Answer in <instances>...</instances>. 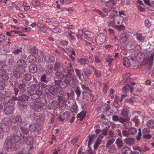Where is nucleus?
Listing matches in <instances>:
<instances>
[{
	"label": "nucleus",
	"instance_id": "f257e3e1",
	"mask_svg": "<svg viewBox=\"0 0 154 154\" xmlns=\"http://www.w3.org/2000/svg\"><path fill=\"white\" fill-rule=\"evenodd\" d=\"M109 23L112 26L115 27L117 25L122 24L123 22L122 19H121L118 14V11L115 10L110 12L109 14Z\"/></svg>",
	"mask_w": 154,
	"mask_h": 154
},
{
	"label": "nucleus",
	"instance_id": "f03ea898",
	"mask_svg": "<svg viewBox=\"0 0 154 154\" xmlns=\"http://www.w3.org/2000/svg\"><path fill=\"white\" fill-rule=\"evenodd\" d=\"M106 35L103 33L98 34L95 38V42L97 45H102L105 42Z\"/></svg>",
	"mask_w": 154,
	"mask_h": 154
},
{
	"label": "nucleus",
	"instance_id": "7ed1b4c3",
	"mask_svg": "<svg viewBox=\"0 0 154 154\" xmlns=\"http://www.w3.org/2000/svg\"><path fill=\"white\" fill-rule=\"evenodd\" d=\"M16 122L18 125H25L28 124L26 118L22 119L19 115H17L15 117Z\"/></svg>",
	"mask_w": 154,
	"mask_h": 154
},
{
	"label": "nucleus",
	"instance_id": "20e7f679",
	"mask_svg": "<svg viewBox=\"0 0 154 154\" xmlns=\"http://www.w3.org/2000/svg\"><path fill=\"white\" fill-rule=\"evenodd\" d=\"M2 121L5 125V128L6 129L5 131L8 132L11 126V120L8 118H5L2 120Z\"/></svg>",
	"mask_w": 154,
	"mask_h": 154
},
{
	"label": "nucleus",
	"instance_id": "39448f33",
	"mask_svg": "<svg viewBox=\"0 0 154 154\" xmlns=\"http://www.w3.org/2000/svg\"><path fill=\"white\" fill-rule=\"evenodd\" d=\"M129 112V110L128 109L126 108H124L122 109L121 114L123 119H125V122L128 121L130 120V118L128 116Z\"/></svg>",
	"mask_w": 154,
	"mask_h": 154
},
{
	"label": "nucleus",
	"instance_id": "423d86ee",
	"mask_svg": "<svg viewBox=\"0 0 154 154\" xmlns=\"http://www.w3.org/2000/svg\"><path fill=\"white\" fill-rule=\"evenodd\" d=\"M15 144L10 137H8L6 139L4 145L5 147L8 149H11L13 147H14Z\"/></svg>",
	"mask_w": 154,
	"mask_h": 154
},
{
	"label": "nucleus",
	"instance_id": "0eeeda50",
	"mask_svg": "<svg viewBox=\"0 0 154 154\" xmlns=\"http://www.w3.org/2000/svg\"><path fill=\"white\" fill-rule=\"evenodd\" d=\"M69 94L67 92L64 94V97L62 96H58L57 97V100L60 102H62L63 103H65L67 102V99L69 97Z\"/></svg>",
	"mask_w": 154,
	"mask_h": 154
},
{
	"label": "nucleus",
	"instance_id": "6e6552de",
	"mask_svg": "<svg viewBox=\"0 0 154 154\" xmlns=\"http://www.w3.org/2000/svg\"><path fill=\"white\" fill-rule=\"evenodd\" d=\"M22 138L25 141V142L27 145H31L34 142V138L31 136L29 135L27 137L23 136L22 137Z\"/></svg>",
	"mask_w": 154,
	"mask_h": 154
},
{
	"label": "nucleus",
	"instance_id": "1a4fd4ad",
	"mask_svg": "<svg viewBox=\"0 0 154 154\" xmlns=\"http://www.w3.org/2000/svg\"><path fill=\"white\" fill-rule=\"evenodd\" d=\"M112 119L115 122H119L121 123H124L125 119H124L122 117H119L118 116L114 115L112 116Z\"/></svg>",
	"mask_w": 154,
	"mask_h": 154
},
{
	"label": "nucleus",
	"instance_id": "9d476101",
	"mask_svg": "<svg viewBox=\"0 0 154 154\" xmlns=\"http://www.w3.org/2000/svg\"><path fill=\"white\" fill-rule=\"evenodd\" d=\"M73 77L72 74H68L65 76L63 82L67 84H69L72 80Z\"/></svg>",
	"mask_w": 154,
	"mask_h": 154
},
{
	"label": "nucleus",
	"instance_id": "9b49d317",
	"mask_svg": "<svg viewBox=\"0 0 154 154\" xmlns=\"http://www.w3.org/2000/svg\"><path fill=\"white\" fill-rule=\"evenodd\" d=\"M82 88L83 89V91L82 94H84V93H85L87 94L90 95L91 96H92L91 94V91L89 88V87L85 85L84 84H81Z\"/></svg>",
	"mask_w": 154,
	"mask_h": 154
},
{
	"label": "nucleus",
	"instance_id": "f8f14e48",
	"mask_svg": "<svg viewBox=\"0 0 154 154\" xmlns=\"http://www.w3.org/2000/svg\"><path fill=\"white\" fill-rule=\"evenodd\" d=\"M116 2L114 0L109 1L106 4V6L107 7L112 10H114L115 8L114 6L116 4Z\"/></svg>",
	"mask_w": 154,
	"mask_h": 154
},
{
	"label": "nucleus",
	"instance_id": "ddd939ff",
	"mask_svg": "<svg viewBox=\"0 0 154 154\" xmlns=\"http://www.w3.org/2000/svg\"><path fill=\"white\" fill-rule=\"evenodd\" d=\"M133 88L131 87L128 84H126L123 87L122 89V91L123 92L125 91L127 92L129 91L131 93L133 92Z\"/></svg>",
	"mask_w": 154,
	"mask_h": 154
},
{
	"label": "nucleus",
	"instance_id": "4468645a",
	"mask_svg": "<svg viewBox=\"0 0 154 154\" xmlns=\"http://www.w3.org/2000/svg\"><path fill=\"white\" fill-rule=\"evenodd\" d=\"M124 142L127 144L129 145L133 144L135 141L134 138H126L124 140Z\"/></svg>",
	"mask_w": 154,
	"mask_h": 154
},
{
	"label": "nucleus",
	"instance_id": "2eb2a0df",
	"mask_svg": "<svg viewBox=\"0 0 154 154\" xmlns=\"http://www.w3.org/2000/svg\"><path fill=\"white\" fill-rule=\"evenodd\" d=\"M135 36L136 37L137 40L141 42H145V38L141 34L136 33L135 34Z\"/></svg>",
	"mask_w": 154,
	"mask_h": 154
},
{
	"label": "nucleus",
	"instance_id": "dca6fc26",
	"mask_svg": "<svg viewBox=\"0 0 154 154\" xmlns=\"http://www.w3.org/2000/svg\"><path fill=\"white\" fill-rule=\"evenodd\" d=\"M16 144V142L19 141H20L23 139H21L17 135H14L10 137Z\"/></svg>",
	"mask_w": 154,
	"mask_h": 154
},
{
	"label": "nucleus",
	"instance_id": "f3484780",
	"mask_svg": "<svg viewBox=\"0 0 154 154\" xmlns=\"http://www.w3.org/2000/svg\"><path fill=\"white\" fill-rule=\"evenodd\" d=\"M56 77L59 81L63 82L65 76L64 75L59 72H57L56 73Z\"/></svg>",
	"mask_w": 154,
	"mask_h": 154
},
{
	"label": "nucleus",
	"instance_id": "a211bd4d",
	"mask_svg": "<svg viewBox=\"0 0 154 154\" xmlns=\"http://www.w3.org/2000/svg\"><path fill=\"white\" fill-rule=\"evenodd\" d=\"M46 60L48 62L53 63L55 60V58L54 56L52 55H46L45 57Z\"/></svg>",
	"mask_w": 154,
	"mask_h": 154
},
{
	"label": "nucleus",
	"instance_id": "6ab92c4d",
	"mask_svg": "<svg viewBox=\"0 0 154 154\" xmlns=\"http://www.w3.org/2000/svg\"><path fill=\"white\" fill-rule=\"evenodd\" d=\"M78 61L82 65L87 64L89 62V60L86 58H79L78 59Z\"/></svg>",
	"mask_w": 154,
	"mask_h": 154
},
{
	"label": "nucleus",
	"instance_id": "aec40b11",
	"mask_svg": "<svg viewBox=\"0 0 154 154\" xmlns=\"http://www.w3.org/2000/svg\"><path fill=\"white\" fill-rule=\"evenodd\" d=\"M13 109L12 106L7 107L5 109L4 111L7 115H10L13 112Z\"/></svg>",
	"mask_w": 154,
	"mask_h": 154
},
{
	"label": "nucleus",
	"instance_id": "412c9836",
	"mask_svg": "<svg viewBox=\"0 0 154 154\" xmlns=\"http://www.w3.org/2000/svg\"><path fill=\"white\" fill-rule=\"evenodd\" d=\"M122 151L123 154H130L131 149L129 147L126 146L122 148Z\"/></svg>",
	"mask_w": 154,
	"mask_h": 154
},
{
	"label": "nucleus",
	"instance_id": "4be33fe9",
	"mask_svg": "<svg viewBox=\"0 0 154 154\" xmlns=\"http://www.w3.org/2000/svg\"><path fill=\"white\" fill-rule=\"evenodd\" d=\"M20 129L21 132L23 134L26 135H27L29 134V131L28 128L25 127L20 126Z\"/></svg>",
	"mask_w": 154,
	"mask_h": 154
},
{
	"label": "nucleus",
	"instance_id": "5701e85b",
	"mask_svg": "<svg viewBox=\"0 0 154 154\" xmlns=\"http://www.w3.org/2000/svg\"><path fill=\"white\" fill-rule=\"evenodd\" d=\"M138 117V116H136L132 119V121L135 123V126L137 127H138L140 125V122L139 119L137 118Z\"/></svg>",
	"mask_w": 154,
	"mask_h": 154
},
{
	"label": "nucleus",
	"instance_id": "b1692460",
	"mask_svg": "<svg viewBox=\"0 0 154 154\" xmlns=\"http://www.w3.org/2000/svg\"><path fill=\"white\" fill-rule=\"evenodd\" d=\"M116 143L117 146L119 147H121L124 144L122 140L121 139L119 138L116 139Z\"/></svg>",
	"mask_w": 154,
	"mask_h": 154
},
{
	"label": "nucleus",
	"instance_id": "393cba45",
	"mask_svg": "<svg viewBox=\"0 0 154 154\" xmlns=\"http://www.w3.org/2000/svg\"><path fill=\"white\" fill-rule=\"evenodd\" d=\"M146 125L147 127L150 128H154V121L152 120H148L146 123Z\"/></svg>",
	"mask_w": 154,
	"mask_h": 154
},
{
	"label": "nucleus",
	"instance_id": "a878e982",
	"mask_svg": "<svg viewBox=\"0 0 154 154\" xmlns=\"http://www.w3.org/2000/svg\"><path fill=\"white\" fill-rule=\"evenodd\" d=\"M129 133L131 135H134L137 133V130L134 128H131L129 130Z\"/></svg>",
	"mask_w": 154,
	"mask_h": 154
},
{
	"label": "nucleus",
	"instance_id": "bb28decb",
	"mask_svg": "<svg viewBox=\"0 0 154 154\" xmlns=\"http://www.w3.org/2000/svg\"><path fill=\"white\" fill-rule=\"evenodd\" d=\"M86 115V113L84 111H82L78 113L77 115V118L80 119V120H82Z\"/></svg>",
	"mask_w": 154,
	"mask_h": 154
},
{
	"label": "nucleus",
	"instance_id": "cd10ccee",
	"mask_svg": "<svg viewBox=\"0 0 154 154\" xmlns=\"http://www.w3.org/2000/svg\"><path fill=\"white\" fill-rule=\"evenodd\" d=\"M75 71L79 79H81L82 75L83 76V73L82 71L81 70L78 69H76L75 70Z\"/></svg>",
	"mask_w": 154,
	"mask_h": 154
},
{
	"label": "nucleus",
	"instance_id": "c85d7f7f",
	"mask_svg": "<svg viewBox=\"0 0 154 154\" xmlns=\"http://www.w3.org/2000/svg\"><path fill=\"white\" fill-rule=\"evenodd\" d=\"M119 37L120 39L124 42H125L127 40V38L126 36V33L125 32L121 34Z\"/></svg>",
	"mask_w": 154,
	"mask_h": 154
},
{
	"label": "nucleus",
	"instance_id": "c756f323",
	"mask_svg": "<svg viewBox=\"0 0 154 154\" xmlns=\"http://www.w3.org/2000/svg\"><path fill=\"white\" fill-rule=\"evenodd\" d=\"M102 140L100 139H97L94 145V149L95 150H97L98 146L101 143Z\"/></svg>",
	"mask_w": 154,
	"mask_h": 154
},
{
	"label": "nucleus",
	"instance_id": "7c9ffc66",
	"mask_svg": "<svg viewBox=\"0 0 154 154\" xmlns=\"http://www.w3.org/2000/svg\"><path fill=\"white\" fill-rule=\"evenodd\" d=\"M19 99L21 101H26L29 98V97L25 95H22L19 97Z\"/></svg>",
	"mask_w": 154,
	"mask_h": 154
},
{
	"label": "nucleus",
	"instance_id": "2f4dec72",
	"mask_svg": "<svg viewBox=\"0 0 154 154\" xmlns=\"http://www.w3.org/2000/svg\"><path fill=\"white\" fill-rule=\"evenodd\" d=\"M118 13L119 14L118 15H119V17L120 18H122V19L123 20L124 17L126 16V14L122 10L119 11Z\"/></svg>",
	"mask_w": 154,
	"mask_h": 154
},
{
	"label": "nucleus",
	"instance_id": "473e14b6",
	"mask_svg": "<svg viewBox=\"0 0 154 154\" xmlns=\"http://www.w3.org/2000/svg\"><path fill=\"white\" fill-rule=\"evenodd\" d=\"M91 68L93 69L94 74L97 77H100L101 74V73L100 71L97 70L96 69L94 68V67L92 66Z\"/></svg>",
	"mask_w": 154,
	"mask_h": 154
},
{
	"label": "nucleus",
	"instance_id": "72a5a7b5",
	"mask_svg": "<svg viewBox=\"0 0 154 154\" xmlns=\"http://www.w3.org/2000/svg\"><path fill=\"white\" fill-rule=\"evenodd\" d=\"M84 34L87 37L91 38L94 36V34L91 32L86 31L84 32Z\"/></svg>",
	"mask_w": 154,
	"mask_h": 154
},
{
	"label": "nucleus",
	"instance_id": "f704fd0d",
	"mask_svg": "<svg viewBox=\"0 0 154 154\" xmlns=\"http://www.w3.org/2000/svg\"><path fill=\"white\" fill-rule=\"evenodd\" d=\"M17 64L20 67H22L25 65V62L24 60H20L17 61Z\"/></svg>",
	"mask_w": 154,
	"mask_h": 154
},
{
	"label": "nucleus",
	"instance_id": "c9c22d12",
	"mask_svg": "<svg viewBox=\"0 0 154 154\" xmlns=\"http://www.w3.org/2000/svg\"><path fill=\"white\" fill-rule=\"evenodd\" d=\"M6 130L5 128L0 127V139H2L4 136V132H6L5 131Z\"/></svg>",
	"mask_w": 154,
	"mask_h": 154
},
{
	"label": "nucleus",
	"instance_id": "e433bc0d",
	"mask_svg": "<svg viewBox=\"0 0 154 154\" xmlns=\"http://www.w3.org/2000/svg\"><path fill=\"white\" fill-rule=\"evenodd\" d=\"M28 60L31 63H34L36 61V58L33 55H31L28 57Z\"/></svg>",
	"mask_w": 154,
	"mask_h": 154
},
{
	"label": "nucleus",
	"instance_id": "4c0bfd02",
	"mask_svg": "<svg viewBox=\"0 0 154 154\" xmlns=\"http://www.w3.org/2000/svg\"><path fill=\"white\" fill-rule=\"evenodd\" d=\"M96 12L99 15H100L101 17H105L107 16V14H105L103 12L97 9L95 10Z\"/></svg>",
	"mask_w": 154,
	"mask_h": 154
},
{
	"label": "nucleus",
	"instance_id": "58836bf2",
	"mask_svg": "<svg viewBox=\"0 0 154 154\" xmlns=\"http://www.w3.org/2000/svg\"><path fill=\"white\" fill-rule=\"evenodd\" d=\"M75 91L77 95V97L78 98L79 97L81 93V91L80 90L79 87H76L75 89Z\"/></svg>",
	"mask_w": 154,
	"mask_h": 154
},
{
	"label": "nucleus",
	"instance_id": "ea45409f",
	"mask_svg": "<svg viewBox=\"0 0 154 154\" xmlns=\"http://www.w3.org/2000/svg\"><path fill=\"white\" fill-rule=\"evenodd\" d=\"M142 135L141 129L140 128L138 129V135L136 137V139L138 141H139L141 138V137Z\"/></svg>",
	"mask_w": 154,
	"mask_h": 154
},
{
	"label": "nucleus",
	"instance_id": "a19ab883",
	"mask_svg": "<svg viewBox=\"0 0 154 154\" xmlns=\"http://www.w3.org/2000/svg\"><path fill=\"white\" fill-rule=\"evenodd\" d=\"M96 138V136L95 135H93L90 136L89 138V140L88 142V146L92 143V142Z\"/></svg>",
	"mask_w": 154,
	"mask_h": 154
},
{
	"label": "nucleus",
	"instance_id": "79ce46f5",
	"mask_svg": "<svg viewBox=\"0 0 154 154\" xmlns=\"http://www.w3.org/2000/svg\"><path fill=\"white\" fill-rule=\"evenodd\" d=\"M45 72L47 73L50 74L53 71V68L51 67H49V66L46 67L45 70Z\"/></svg>",
	"mask_w": 154,
	"mask_h": 154
},
{
	"label": "nucleus",
	"instance_id": "37998d69",
	"mask_svg": "<svg viewBox=\"0 0 154 154\" xmlns=\"http://www.w3.org/2000/svg\"><path fill=\"white\" fill-rule=\"evenodd\" d=\"M30 52L31 54L37 55L38 54V51L35 47H32L30 49Z\"/></svg>",
	"mask_w": 154,
	"mask_h": 154
},
{
	"label": "nucleus",
	"instance_id": "c03bdc74",
	"mask_svg": "<svg viewBox=\"0 0 154 154\" xmlns=\"http://www.w3.org/2000/svg\"><path fill=\"white\" fill-rule=\"evenodd\" d=\"M109 152L112 153H114L116 151V148L114 146H112L109 149Z\"/></svg>",
	"mask_w": 154,
	"mask_h": 154
},
{
	"label": "nucleus",
	"instance_id": "a18cd8bd",
	"mask_svg": "<svg viewBox=\"0 0 154 154\" xmlns=\"http://www.w3.org/2000/svg\"><path fill=\"white\" fill-rule=\"evenodd\" d=\"M83 94V96L82 97V101L83 102L85 103L88 101V96L86 94H85V93H84V94Z\"/></svg>",
	"mask_w": 154,
	"mask_h": 154
},
{
	"label": "nucleus",
	"instance_id": "49530a36",
	"mask_svg": "<svg viewBox=\"0 0 154 154\" xmlns=\"http://www.w3.org/2000/svg\"><path fill=\"white\" fill-rule=\"evenodd\" d=\"M113 60V58L109 56L107 57L106 59V62L108 63L109 65H110L111 62Z\"/></svg>",
	"mask_w": 154,
	"mask_h": 154
},
{
	"label": "nucleus",
	"instance_id": "de8ad7c7",
	"mask_svg": "<svg viewBox=\"0 0 154 154\" xmlns=\"http://www.w3.org/2000/svg\"><path fill=\"white\" fill-rule=\"evenodd\" d=\"M132 125V124L130 122H127L123 125V126L125 128H128Z\"/></svg>",
	"mask_w": 154,
	"mask_h": 154
},
{
	"label": "nucleus",
	"instance_id": "09e8293b",
	"mask_svg": "<svg viewBox=\"0 0 154 154\" xmlns=\"http://www.w3.org/2000/svg\"><path fill=\"white\" fill-rule=\"evenodd\" d=\"M84 72L85 74L87 76H88L92 73V71L89 69H86Z\"/></svg>",
	"mask_w": 154,
	"mask_h": 154
},
{
	"label": "nucleus",
	"instance_id": "8fccbe9b",
	"mask_svg": "<svg viewBox=\"0 0 154 154\" xmlns=\"http://www.w3.org/2000/svg\"><path fill=\"white\" fill-rule=\"evenodd\" d=\"M24 77L25 79L27 81H29L32 78L31 75L29 74L28 73L24 75Z\"/></svg>",
	"mask_w": 154,
	"mask_h": 154
},
{
	"label": "nucleus",
	"instance_id": "3c124183",
	"mask_svg": "<svg viewBox=\"0 0 154 154\" xmlns=\"http://www.w3.org/2000/svg\"><path fill=\"white\" fill-rule=\"evenodd\" d=\"M115 27L120 31L124 29L125 27V26L123 24L117 25V26H115Z\"/></svg>",
	"mask_w": 154,
	"mask_h": 154
},
{
	"label": "nucleus",
	"instance_id": "603ef678",
	"mask_svg": "<svg viewBox=\"0 0 154 154\" xmlns=\"http://www.w3.org/2000/svg\"><path fill=\"white\" fill-rule=\"evenodd\" d=\"M60 2L63 4H66L71 3L72 0H60Z\"/></svg>",
	"mask_w": 154,
	"mask_h": 154
},
{
	"label": "nucleus",
	"instance_id": "864d4df0",
	"mask_svg": "<svg viewBox=\"0 0 154 154\" xmlns=\"http://www.w3.org/2000/svg\"><path fill=\"white\" fill-rule=\"evenodd\" d=\"M122 134L123 136L125 137H128L130 135L129 133V130L128 131L126 130H123L122 131Z\"/></svg>",
	"mask_w": 154,
	"mask_h": 154
},
{
	"label": "nucleus",
	"instance_id": "5fc2aeb1",
	"mask_svg": "<svg viewBox=\"0 0 154 154\" xmlns=\"http://www.w3.org/2000/svg\"><path fill=\"white\" fill-rule=\"evenodd\" d=\"M52 31L54 33H59L61 32V29L59 28L56 27L53 29Z\"/></svg>",
	"mask_w": 154,
	"mask_h": 154
},
{
	"label": "nucleus",
	"instance_id": "6e6d98bb",
	"mask_svg": "<svg viewBox=\"0 0 154 154\" xmlns=\"http://www.w3.org/2000/svg\"><path fill=\"white\" fill-rule=\"evenodd\" d=\"M35 125H32L30 124L29 125V130L31 132H33L35 130Z\"/></svg>",
	"mask_w": 154,
	"mask_h": 154
},
{
	"label": "nucleus",
	"instance_id": "4d7b16f0",
	"mask_svg": "<svg viewBox=\"0 0 154 154\" xmlns=\"http://www.w3.org/2000/svg\"><path fill=\"white\" fill-rule=\"evenodd\" d=\"M145 26L148 28L150 27L151 26V23L149 20H146L145 21Z\"/></svg>",
	"mask_w": 154,
	"mask_h": 154
},
{
	"label": "nucleus",
	"instance_id": "13d9d810",
	"mask_svg": "<svg viewBox=\"0 0 154 154\" xmlns=\"http://www.w3.org/2000/svg\"><path fill=\"white\" fill-rule=\"evenodd\" d=\"M109 136L110 137L115 138L116 137V135L112 131H108Z\"/></svg>",
	"mask_w": 154,
	"mask_h": 154
},
{
	"label": "nucleus",
	"instance_id": "bf43d9fd",
	"mask_svg": "<svg viewBox=\"0 0 154 154\" xmlns=\"http://www.w3.org/2000/svg\"><path fill=\"white\" fill-rule=\"evenodd\" d=\"M7 38H5V36L3 34L0 35V43L4 42Z\"/></svg>",
	"mask_w": 154,
	"mask_h": 154
},
{
	"label": "nucleus",
	"instance_id": "052dcab7",
	"mask_svg": "<svg viewBox=\"0 0 154 154\" xmlns=\"http://www.w3.org/2000/svg\"><path fill=\"white\" fill-rule=\"evenodd\" d=\"M119 99L118 97L116 96L115 97L114 100V106L116 107H117L118 106V102Z\"/></svg>",
	"mask_w": 154,
	"mask_h": 154
},
{
	"label": "nucleus",
	"instance_id": "680f3d73",
	"mask_svg": "<svg viewBox=\"0 0 154 154\" xmlns=\"http://www.w3.org/2000/svg\"><path fill=\"white\" fill-rule=\"evenodd\" d=\"M115 140L114 139H112L108 140L106 144V146H107L112 144L114 143Z\"/></svg>",
	"mask_w": 154,
	"mask_h": 154
},
{
	"label": "nucleus",
	"instance_id": "e2e57ef3",
	"mask_svg": "<svg viewBox=\"0 0 154 154\" xmlns=\"http://www.w3.org/2000/svg\"><path fill=\"white\" fill-rule=\"evenodd\" d=\"M108 129L104 128L102 130V134L104 136H106L108 134Z\"/></svg>",
	"mask_w": 154,
	"mask_h": 154
},
{
	"label": "nucleus",
	"instance_id": "0e129e2a",
	"mask_svg": "<svg viewBox=\"0 0 154 154\" xmlns=\"http://www.w3.org/2000/svg\"><path fill=\"white\" fill-rule=\"evenodd\" d=\"M22 49V48L20 47V49H17L14 51V53L15 54H20L22 53L21 50Z\"/></svg>",
	"mask_w": 154,
	"mask_h": 154
},
{
	"label": "nucleus",
	"instance_id": "69168bd1",
	"mask_svg": "<svg viewBox=\"0 0 154 154\" xmlns=\"http://www.w3.org/2000/svg\"><path fill=\"white\" fill-rule=\"evenodd\" d=\"M32 4L35 7H38L40 5V3L37 0H35L33 1Z\"/></svg>",
	"mask_w": 154,
	"mask_h": 154
},
{
	"label": "nucleus",
	"instance_id": "338daca9",
	"mask_svg": "<svg viewBox=\"0 0 154 154\" xmlns=\"http://www.w3.org/2000/svg\"><path fill=\"white\" fill-rule=\"evenodd\" d=\"M41 79L42 82H45L46 81V74H44L41 77Z\"/></svg>",
	"mask_w": 154,
	"mask_h": 154
},
{
	"label": "nucleus",
	"instance_id": "774afa93",
	"mask_svg": "<svg viewBox=\"0 0 154 154\" xmlns=\"http://www.w3.org/2000/svg\"><path fill=\"white\" fill-rule=\"evenodd\" d=\"M102 11L104 12L107 14L109 13L110 11V10L105 8H102Z\"/></svg>",
	"mask_w": 154,
	"mask_h": 154
}]
</instances>
